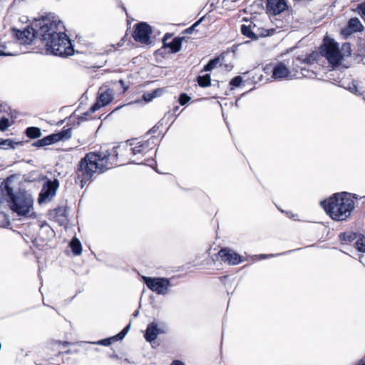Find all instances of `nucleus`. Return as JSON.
I'll return each mask as SVG.
<instances>
[{"mask_svg": "<svg viewBox=\"0 0 365 365\" xmlns=\"http://www.w3.org/2000/svg\"><path fill=\"white\" fill-rule=\"evenodd\" d=\"M157 144L155 137L134 138L113 147L110 150L89 153L79 163L75 182L83 188L95 173L104 172L118 163L145 164Z\"/></svg>", "mask_w": 365, "mask_h": 365, "instance_id": "f257e3e1", "label": "nucleus"}, {"mask_svg": "<svg viewBox=\"0 0 365 365\" xmlns=\"http://www.w3.org/2000/svg\"><path fill=\"white\" fill-rule=\"evenodd\" d=\"M36 34L41 36L46 49L52 54L60 56L72 55L73 48L65 33L63 22L56 16L48 14L34 21Z\"/></svg>", "mask_w": 365, "mask_h": 365, "instance_id": "f03ea898", "label": "nucleus"}, {"mask_svg": "<svg viewBox=\"0 0 365 365\" xmlns=\"http://www.w3.org/2000/svg\"><path fill=\"white\" fill-rule=\"evenodd\" d=\"M18 178L8 177L3 182L2 193L10 210L18 216L29 217L33 214L34 199L26 191L19 190Z\"/></svg>", "mask_w": 365, "mask_h": 365, "instance_id": "7ed1b4c3", "label": "nucleus"}, {"mask_svg": "<svg viewBox=\"0 0 365 365\" xmlns=\"http://www.w3.org/2000/svg\"><path fill=\"white\" fill-rule=\"evenodd\" d=\"M357 199L356 195L343 192L334 194L328 200L321 201L320 204L326 212L336 221L346 220L354 209L353 199Z\"/></svg>", "mask_w": 365, "mask_h": 365, "instance_id": "20e7f679", "label": "nucleus"}, {"mask_svg": "<svg viewBox=\"0 0 365 365\" xmlns=\"http://www.w3.org/2000/svg\"><path fill=\"white\" fill-rule=\"evenodd\" d=\"M343 52L339 49V44L333 39L325 38L324 44L320 48V53L324 56L331 66L334 67L340 64L344 56L351 55V47L348 43L341 46Z\"/></svg>", "mask_w": 365, "mask_h": 365, "instance_id": "39448f33", "label": "nucleus"}, {"mask_svg": "<svg viewBox=\"0 0 365 365\" xmlns=\"http://www.w3.org/2000/svg\"><path fill=\"white\" fill-rule=\"evenodd\" d=\"M264 70L266 72L270 70L272 73L271 78L275 81L292 80L307 76L306 73H299L296 66L293 65L292 68L290 69L284 62H278L269 66H267Z\"/></svg>", "mask_w": 365, "mask_h": 365, "instance_id": "423d86ee", "label": "nucleus"}, {"mask_svg": "<svg viewBox=\"0 0 365 365\" xmlns=\"http://www.w3.org/2000/svg\"><path fill=\"white\" fill-rule=\"evenodd\" d=\"M148 288L158 294L165 295L169 292L171 284L170 279L165 277H142Z\"/></svg>", "mask_w": 365, "mask_h": 365, "instance_id": "0eeeda50", "label": "nucleus"}, {"mask_svg": "<svg viewBox=\"0 0 365 365\" xmlns=\"http://www.w3.org/2000/svg\"><path fill=\"white\" fill-rule=\"evenodd\" d=\"M167 332V325L165 322L153 321L150 323L145 330L144 337L148 342L155 341L159 334Z\"/></svg>", "mask_w": 365, "mask_h": 365, "instance_id": "6e6552de", "label": "nucleus"}, {"mask_svg": "<svg viewBox=\"0 0 365 365\" xmlns=\"http://www.w3.org/2000/svg\"><path fill=\"white\" fill-rule=\"evenodd\" d=\"M58 186L59 183L57 180L46 181L39 194L38 203L41 204L50 201L55 196Z\"/></svg>", "mask_w": 365, "mask_h": 365, "instance_id": "1a4fd4ad", "label": "nucleus"}, {"mask_svg": "<svg viewBox=\"0 0 365 365\" xmlns=\"http://www.w3.org/2000/svg\"><path fill=\"white\" fill-rule=\"evenodd\" d=\"M240 30L244 36L252 39H257L259 37L267 36L270 34L269 30L260 29L252 22H249L247 25L242 24Z\"/></svg>", "mask_w": 365, "mask_h": 365, "instance_id": "9d476101", "label": "nucleus"}, {"mask_svg": "<svg viewBox=\"0 0 365 365\" xmlns=\"http://www.w3.org/2000/svg\"><path fill=\"white\" fill-rule=\"evenodd\" d=\"M151 32V27L148 24L141 22L135 26L133 38L138 42L147 44L150 42Z\"/></svg>", "mask_w": 365, "mask_h": 365, "instance_id": "9b49d317", "label": "nucleus"}, {"mask_svg": "<svg viewBox=\"0 0 365 365\" xmlns=\"http://www.w3.org/2000/svg\"><path fill=\"white\" fill-rule=\"evenodd\" d=\"M16 36L20 43L26 45L30 44L38 35L36 34V27L34 26L33 23L31 26H28L23 31L17 30Z\"/></svg>", "mask_w": 365, "mask_h": 365, "instance_id": "f8f14e48", "label": "nucleus"}, {"mask_svg": "<svg viewBox=\"0 0 365 365\" xmlns=\"http://www.w3.org/2000/svg\"><path fill=\"white\" fill-rule=\"evenodd\" d=\"M222 262L230 265L238 264L242 262L241 256L229 248H222L218 252Z\"/></svg>", "mask_w": 365, "mask_h": 365, "instance_id": "ddd939ff", "label": "nucleus"}, {"mask_svg": "<svg viewBox=\"0 0 365 365\" xmlns=\"http://www.w3.org/2000/svg\"><path fill=\"white\" fill-rule=\"evenodd\" d=\"M318 56L317 52H312V53L307 54L305 56H299L293 60V66H296V68L301 71L299 73H304V71H306L305 66H302V65H309L314 63V62L317 60V57Z\"/></svg>", "mask_w": 365, "mask_h": 365, "instance_id": "4468645a", "label": "nucleus"}, {"mask_svg": "<svg viewBox=\"0 0 365 365\" xmlns=\"http://www.w3.org/2000/svg\"><path fill=\"white\" fill-rule=\"evenodd\" d=\"M267 13L271 15H277L288 9L287 0H267Z\"/></svg>", "mask_w": 365, "mask_h": 365, "instance_id": "2eb2a0df", "label": "nucleus"}, {"mask_svg": "<svg viewBox=\"0 0 365 365\" xmlns=\"http://www.w3.org/2000/svg\"><path fill=\"white\" fill-rule=\"evenodd\" d=\"M113 99V92L110 89H107L99 93L98 101L91 108V111L94 113L103 106L109 104Z\"/></svg>", "mask_w": 365, "mask_h": 365, "instance_id": "dca6fc26", "label": "nucleus"}, {"mask_svg": "<svg viewBox=\"0 0 365 365\" xmlns=\"http://www.w3.org/2000/svg\"><path fill=\"white\" fill-rule=\"evenodd\" d=\"M72 130L71 128L63 129L61 132L48 135L51 140V145L60 140H65L71 138Z\"/></svg>", "mask_w": 365, "mask_h": 365, "instance_id": "f3484780", "label": "nucleus"}, {"mask_svg": "<svg viewBox=\"0 0 365 365\" xmlns=\"http://www.w3.org/2000/svg\"><path fill=\"white\" fill-rule=\"evenodd\" d=\"M364 26L358 18H351L348 22V29H344L342 34L344 35L349 34L352 32L361 31Z\"/></svg>", "mask_w": 365, "mask_h": 365, "instance_id": "a211bd4d", "label": "nucleus"}, {"mask_svg": "<svg viewBox=\"0 0 365 365\" xmlns=\"http://www.w3.org/2000/svg\"><path fill=\"white\" fill-rule=\"evenodd\" d=\"M169 35L167 34L163 38V43L165 47L170 48L171 53H177L181 48L182 38H175L171 42L167 43L166 41L169 38Z\"/></svg>", "mask_w": 365, "mask_h": 365, "instance_id": "6ab92c4d", "label": "nucleus"}, {"mask_svg": "<svg viewBox=\"0 0 365 365\" xmlns=\"http://www.w3.org/2000/svg\"><path fill=\"white\" fill-rule=\"evenodd\" d=\"M20 144L19 142H16L11 139H1L0 138V149L7 150L10 148H14L15 145Z\"/></svg>", "mask_w": 365, "mask_h": 365, "instance_id": "aec40b11", "label": "nucleus"}, {"mask_svg": "<svg viewBox=\"0 0 365 365\" xmlns=\"http://www.w3.org/2000/svg\"><path fill=\"white\" fill-rule=\"evenodd\" d=\"M70 246L73 253L75 255H79L82 252V246L81 242L77 238H73L70 242Z\"/></svg>", "mask_w": 365, "mask_h": 365, "instance_id": "412c9836", "label": "nucleus"}, {"mask_svg": "<svg viewBox=\"0 0 365 365\" xmlns=\"http://www.w3.org/2000/svg\"><path fill=\"white\" fill-rule=\"evenodd\" d=\"M26 134L29 138L35 139L41 135V132L37 127H29L26 130Z\"/></svg>", "mask_w": 365, "mask_h": 365, "instance_id": "4be33fe9", "label": "nucleus"}, {"mask_svg": "<svg viewBox=\"0 0 365 365\" xmlns=\"http://www.w3.org/2000/svg\"><path fill=\"white\" fill-rule=\"evenodd\" d=\"M197 80L198 85L201 87H207L211 84V78L210 74L200 76L197 77Z\"/></svg>", "mask_w": 365, "mask_h": 365, "instance_id": "5701e85b", "label": "nucleus"}, {"mask_svg": "<svg viewBox=\"0 0 365 365\" xmlns=\"http://www.w3.org/2000/svg\"><path fill=\"white\" fill-rule=\"evenodd\" d=\"M359 235H356V233L354 232H345L340 234L339 237L340 239L342 241L346 242H351L354 240H356L357 237Z\"/></svg>", "mask_w": 365, "mask_h": 365, "instance_id": "b1692460", "label": "nucleus"}, {"mask_svg": "<svg viewBox=\"0 0 365 365\" xmlns=\"http://www.w3.org/2000/svg\"><path fill=\"white\" fill-rule=\"evenodd\" d=\"M220 64V58H215L211 61H209V63L205 66L203 68V71H210L213 70L214 68H217V66Z\"/></svg>", "mask_w": 365, "mask_h": 365, "instance_id": "393cba45", "label": "nucleus"}, {"mask_svg": "<svg viewBox=\"0 0 365 365\" xmlns=\"http://www.w3.org/2000/svg\"><path fill=\"white\" fill-rule=\"evenodd\" d=\"M356 249L361 252H365V238L363 236L359 235L355 242Z\"/></svg>", "mask_w": 365, "mask_h": 365, "instance_id": "a878e982", "label": "nucleus"}, {"mask_svg": "<svg viewBox=\"0 0 365 365\" xmlns=\"http://www.w3.org/2000/svg\"><path fill=\"white\" fill-rule=\"evenodd\" d=\"M34 145L36 147H43V146H45V145H51V140L50 139L48 138V136L42 138V139H40L38 140H37L36 142H35L34 143Z\"/></svg>", "mask_w": 365, "mask_h": 365, "instance_id": "bb28decb", "label": "nucleus"}, {"mask_svg": "<svg viewBox=\"0 0 365 365\" xmlns=\"http://www.w3.org/2000/svg\"><path fill=\"white\" fill-rule=\"evenodd\" d=\"M9 120L6 117H2L0 119V130L5 131L9 127Z\"/></svg>", "mask_w": 365, "mask_h": 365, "instance_id": "cd10ccee", "label": "nucleus"}, {"mask_svg": "<svg viewBox=\"0 0 365 365\" xmlns=\"http://www.w3.org/2000/svg\"><path fill=\"white\" fill-rule=\"evenodd\" d=\"M348 90L354 94L360 95L361 92L358 88L357 84L355 81H352L349 86Z\"/></svg>", "mask_w": 365, "mask_h": 365, "instance_id": "c85d7f7f", "label": "nucleus"}, {"mask_svg": "<svg viewBox=\"0 0 365 365\" xmlns=\"http://www.w3.org/2000/svg\"><path fill=\"white\" fill-rule=\"evenodd\" d=\"M190 100V98L186 93H181L179 97V103L181 106L185 105Z\"/></svg>", "mask_w": 365, "mask_h": 365, "instance_id": "c756f323", "label": "nucleus"}, {"mask_svg": "<svg viewBox=\"0 0 365 365\" xmlns=\"http://www.w3.org/2000/svg\"><path fill=\"white\" fill-rule=\"evenodd\" d=\"M242 81V78L240 76H236L231 80L230 84L234 87H238L240 86Z\"/></svg>", "mask_w": 365, "mask_h": 365, "instance_id": "7c9ffc66", "label": "nucleus"}, {"mask_svg": "<svg viewBox=\"0 0 365 365\" xmlns=\"http://www.w3.org/2000/svg\"><path fill=\"white\" fill-rule=\"evenodd\" d=\"M357 10L361 18L365 20V1L358 5Z\"/></svg>", "mask_w": 365, "mask_h": 365, "instance_id": "2f4dec72", "label": "nucleus"}, {"mask_svg": "<svg viewBox=\"0 0 365 365\" xmlns=\"http://www.w3.org/2000/svg\"><path fill=\"white\" fill-rule=\"evenodd\" d=\"M127 333L128 331L123 329L120 333L113 336L112 339L114 340H121L125 336Z\"/></svg>", "mask_w": 365, "mask_h": 365, "instance_id": "473e14b6", "label": "nucleus"}, {"mask_svg": "<svg viewBox=\"0 0 365 365\" xmlns=\"http://www.w3.org/2000/svg\"><path fill=\"white\" fill-rule=\"evenodd\" d=\"M41 230L42 231H45L48 233H50L51 235H53V230L51 228V227L47 223L42 224L41 225Z\"/></svg>", "mask_w": 365, "mask_h": 365, "instance_id": "72a5a7b5", "label": "nucleus"}, {"mask_svg": "<svg viewBox=\"0 0 365 365\" xmlns=\"http://www.w3.org/2000/svg\"><path fill=\"white\" fill-rule=\"evenodd\" d=\"M143 98L144 101H146V102H150L153 99L155 98V97L153 96V94L152 92H150V93H145L143 95Z\"/></svg>", "mask_w": 365, "mask_h": 365, "instance_id": "f704fd0d", "label": "nucleus"}, {"mask_svg": "<svg viewBox=\"0 0 365 365\" xmlns=\"http://www.w3.org/2000/svg\"><path fill=\"white\" fill-rule=\"evenodd\" d=\"M111 339H113L111 338V339H102V340L98 341L96 344H100V345H103V346H108L110 344Z\"/></svg>", "mask_w": 365, "mask_h": 365, "instance_id": "c9c22d12", "label": "nucleus"}, {"mask_svg": "<svg viewBox=\"0 0 365 365\" xmlns=\"http://www.w3.org/2000/svg\"><path fill=\"white\" fill-rule=\"evenodd\" d=\"M152 93H153V96H154L155 98H156V97H158V96H161V95H162V93H163V89H160V88H158V89H155V90L153 91H152Z\"/></svg>", "mask_w": 365, "mask_h": 365, "instance_id": "e433bc0d", "label": "nucleus"}, {"mask_svg": "<svg viewBox=\"0 0 365 365\" xmlns=\"http://www.w3.org/2000/svg\"><path fill=\"white\" fill-rule=\"evenodd\" d=\"M286 252H283L282 253L281 255H283V254H285ZM280 254H277V255H260L259 256V258L262 259H266V258H268V257H274V256H278Z\"/></svg>", "mask_w": 365, "mask_h": 365, "instance_id": "4c0bfd02", "label": "nucleus"}, {"mask_svg": "<svg viewBox=\"0 0 365 365\" xmlns=\"http://www.w3.org/2000/svg\"><path fill=\"white\" fill-rule=\"evenodd\" d=\"M4 49H5V47L4 46L0 45V56L9 55L8 53H6L5 52Z\"/></svg>", "mask_w": 365, "mask_h": 365, "instance_id": "58836bf2", "label": "nucleus"}, {"mask_svg": "<svg viewBox=\"0 0 365 365\" xmlns=\"http://www.w3.org/2000/svg\"><path fill=\"white\" fill-rule=\"evenodd\" d=\"M118 82L123 87V92H125L128 89V87L127 86H125L124 81L120 80Z\"/></svg>", "mask_w": 365, "mask_h": 365, "instance_id": "ea45409f", "label": "nucleus"}, {"mask_svg": "<svg viewBox=\"0 0 365 365\" xmlns=\"http://www.w3.org/2000/svg\"><path fill=\"white\" fill-rule=\"evenodd\" d=\"M170 365H185L182 361L179 360L173 361Z\"/></svg>", "mask_w": 365, "mask_h": 365, "instance_id": "a19ab883", "label": "nucleus"}, {"mask_svg": "<svg viewBox=\"0 0 365 365\" xmlns=\"http://www.w3.org/2000/svg\"><path fill=\"white\" fill-rule=\"evenodd\" d=\"M203 20V18H201L200 20L196 21L194 24L192 25L191 29H195Z\"/></svg>", "mask_w": 365, "mask_h": 365, "instance_id": "79ce46f5", "label": "nucleus"}, {"mask_svg": "<svg viewBox=\"0 0 365 365\" xmlns=\"http://www.w3.org/2000/svg\"><path fill=\"white\" fill-rule=\"evenodd\" d=\"M356 365H365V357L361 359Z\"/></svg>", "mask_w": 365, "mask_h": 365, "instance_id": "37998d69", "label": "nucleus"}, {"mask_svg": "<svg viewBox=\"0 0 365 365\" xmlns=\"http://www.w3.org/2000/svg\"><path fill=\"white\" fill-rule=\"evenodd\" d=\"M195 29H191V26L187 29V33L191 34Z\"/></svg>", "mask_w": 365, "mask_h": 365, "instance_id": "c03bdc74", "label": "nucleus"}, {"mask_svg": "<svg viewBox=\"0 0 365 365\" xmlns=\"http://www.w3.org/2000/svg\"><path fill=\"white\" fill-rule=\"evenodd\" d=\"M130 324H128V325H127V326L124 328V329H125L127 331H129V329H130Z\"/></svg>", "mask_w": 365, "mask_h": 365, "instance_id": "a18cd8bd", "label": "nucleus"}, {"mask_svg": "<svg viewBox=\"0 0 365 365\" xmlns=\"http://www.w3.org/2000/svg\"><path fill=\"white\" fill-rule=\"evenodd\" d=\"M138 313L139 312L138 311H135L134 313H133V317H136L138 315Z\"/></svg>", "mask_w": 365, "mask_h": 365, "instance_id": "49530a36", "label": "nucleus"}, {"mask_svg": "<svg viewBox=\"0 0 365 365\" xmlns=\"http://www.w3.org/2000/svg\"><path fill=\"white\" fill-rule=\"evenodd\" d=\"M4 106L2 104L0 105V111H2Z\"/></svg>", "mask_w": 365, "mask_h": 365, "instance_id": "de8ad7c7", "label": "nucleus"}, {"mask_svg": "<svg viewBox=\"0 0 365 365\" xmlns=\"http://www.w3.org/2000/svg\"><path fill=\"white\" fill-rule=\"evenodd\" d=\"M56 44H58V41H56Z\"/></svg>", "mask_w": 365, "mask_h": 365, "instance_id": "09e8293b", "label": "nucleus"}]
</instances>
